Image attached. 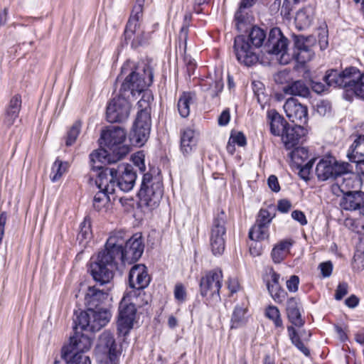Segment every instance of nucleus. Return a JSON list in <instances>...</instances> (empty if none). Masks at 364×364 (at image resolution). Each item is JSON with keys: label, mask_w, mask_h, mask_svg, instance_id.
<instances>
[{"label": "nucleus", "mask_w": 364, "mask_h": 364, "mask_svg": "<svg viewBox=\"0 0 364 364\" xmlns=\"http://www.w3.org/2000/svg\"><path fill=\"white\" fill-rule=\"evenodd\" d=\"M154 73L149 65L138 66L132 70L122 82L119 96L114 97L107 105V120L110 123L125 121L129 115L131 105L130 96L134 97L146 87L153 82Z\"/></svg>", "instance_id": "f257e3e1"}, {"label": "nucleus", "mask_w": 364, "mask_h": 364, "mask_svg": "<svg viewBox=\"0 0 364 364\" xmlns=\"http://www.w3.org/2000/svg\"><path fill=\"white\" fill-rule=\"evenodd\" d=\"M125 242L123 231L112 232L107 239L105 250L98 253L95 262H92L90 272L99 286L107 284L113 278L114 270L117 269L119 262L122 263L120 247Z\"/></svg>", "instance_id": "f03ea898"}, {"label": "nucleus", "mask_w": 364, "mask_h": 364, "mask_svg": "<svg viewBox=\"0 0 364 364\" xmlns=\"http://www.w3.org/2000/svg\"><path fill=\"white\" fill-rule=\"evenodd\" d=\"M126 132L119 127H112L101 134L100 144L102 147L90 154L91 166L97 164L111 165L124 158L129 151L124 144Z\"/></svg>", "instance_id": "7ed1b4c3"}, {"label": "nucleus", "mask_w": 364, "mask_h": 364, "mask_svg": "<svg viewBox=\"0 0 364 364\" xmlns=\"http://www.w3.org/2000/svg\"><path fill=\"white\" fill-rule=\"evenodd\" d=\"M266 38V31L257 25L251 28L247 37L244 35L236 36L233 50L237 61L247 67L256 64L259 57L255 49L264 44Z\"/></svg>", "instance_id": "20e7f679"}, {"label": "nucleus", "mask_w": 364, "mask_h": 364, "mask_svg": "<svg viewBox=\"0 0 364 364\" xmlns=\"http://www.w3.org/2000/svg\"><path fill=\"white\" fill-rule=\"evenodd\" d=\"M93 170L99 171L98 174L113 185L114 193L116 189L127 193L132 191L135 185L136 173L132 165L122 163L116 167L107 166L105 164L92 165Z\"/></svg>", "instance_id": "39448f33"}, {"label": "nucleus", "mask_w": 364, "mask_h": 364, "mask_svg": "<svg viewBox=\"0 0 364 364\" xmlns=\"http://www.w3.org/2000/svg\"><path fill=\"white\" fill-rule=\"evenodd\" d=\"M163 194L164 186L159 172L154 176L151 173H144L138 194L140 203L151 210L154 209L159 206Z\"/></svg>", "instance_id": "423d86ee"}, {"label": "nucleus", "mask_w": 364, "mask_h": 364, "mask_svg": "<svg viewBox=\"0 0 364 364\" xmlns=\"http://www.w3.org/2000/svg\"><path fill=\"white\" fill-rule=\"evenodd\" d=\"M73 331L69 344L62 349V358L68 364H71L77 356H86L84 353L90 350L92 343L90 336L80 330V325L75 323Z\"/></svg>", "instance_id": "0eeeda50"}, {"label": "nucleus", "mask_w": 364, "mask_h": 364, "mask_svg": "<svg viewBox=\"0 0 364 364\" xmlns=\"http://www.w3.org/2000/svg\"><path fill=\"white\" fill-rule=\"evenodd\" d=\"M111 318L110 311L106 308L82 311L74 319V323L80 325V330L95 332L105 326Z\"/></svg>", "instance_id": "6e6552de"}, {"label": "nucleus", "mask_w": 364, "mask_h": 364, "mask_svg": "<svg viewBox=\"0 0 364 364\" xmlns=\"http://www.w3.org/2000/svg\"><path fill=\"white\" fill-rule=\"evenodd\" d=\"M352 166L347 162H338L335 157L327 155L323 156L316 167V175L319 181H325L351 172Z\"/></svg>", "instance_id": "1a4fd4ad"}, {"label": "nucleus", "mask_w": 364, "mask_h": 364, "mask_svg": "<svg viewBox=\"0 0 364 364\" xmlns=\"http://www.w3.org/2000/svg\"><path fill=\"white\" fill-rule=\"evenodd\" d=\"M223 272L219 268L208 271L201 277L199 287L200 295L208 301H220V290L222 287Z\"/></svg>", "instance_id": "9d476101"}, {"label": "nucleus", "mask_w": 364, "mask_h": 364, "mask_svg": "<svg viewBox=\"0 0 364 364\" xmlns=\"http://www.w3.org/2000/svg\"><path fill=\"white\" fill-rule=\"evenodd\" d=\"M288 43V39L282 34L281 30L279 28H273L269 33L264 47L269 54L279 55L280 64L287 65L291 59L287 53Z\"/></svg>", "instance_id": "9b49d317"}, {"label": "nucleus", "mask_w": 364, "mask_h": 364, "mask_svg": "<svg viewBox=\"0 0 364 364\" xmlns=\"http://www.w3.org/2000/svg\"><path fill=\"white\" fill-rule=\"evenodd\" d=\"M98 352L102 356L105 364H118L121 350L114 336L109 331L103 332L99 338L97 344Z\"/></svg>", "instance_id": "f8f14e48"}, {"label": "nucleus", "mask_w": 364, "mask_h": 364, "mask_svg": "<svg viewBox=\"0 0 364 364\" xmlns=\"http://www.w3.org/2000/svg\"><path fill=\"white\" fill-rule=\"evenodd\" d=\"M136 314L135 305L129 299L123 297L119 305L117 331L119 335L127 336L133 328Z\"/></svg>", "instance_id": "ddd939ff"}, {"label": "nucleus", "mask_w": 364, "mask_h": 364, "mask_svg": "<svg viewBox=\"0 0 364 364\" xmlns=\"http://www.w3.org/2000/svg\"><path fill=\"white\" fill-rule=\"evenodd\" d=\"M144 245L141 235L135 234L129 239L125 237V242L120 247L122 264L136 262L142 255Z\"/></svg>", "instance_id": "4468645a"}, {"label": "nucleus", "mask_w": 364, "mask_h": 364, "mask_svg": "<svg viewBox=\"0 0 364 364\" xmlns=\"http://www.w3.org/2000/svg\"><path fill=\"white\" fill-rule=\"evenodd\" d=\"M315 38L311 36L302 35L294 36V47L292 58L296 63L304 65L311 60L314 55L311 45L315 42Z\"/></svg>", "instance_id": "2eb2a0df"}, {"label": "nucleus", "mask_w": 364, "mask_h": 364, "mask_svg": "<svg viewBox=\"0 0 364 364\" xmlns=\"http://www.w3.org/2000/svg\"><path fill=\"white\" fill-rule=\"evenodd\" d=\"M151 127V118H148L146 115L136 117L129 134L132 143L138 146L144 145L149 137Z\"/></svg>", "instance_id": "dca6fc26"}, {"label": "nucleus", "mask_w": 364, "mask_h": 364, "mask_svg": "<svg viewBox=\"0 0 364 364\" xmlns=\"http://www.w3.org/2000/svg\"><path fill=\"white\" fill-rule=\"evenodd\" d=\"M106 178H102L97 173L95 183L99 188V191L95 194L93 198V207L97 211L105 205V204L112 200H114V193L113 185L108 183Z\"/></svg>", "instance_id": "f3484780"}, {"label": "nucleus", "mask_w": 364, "mask_h": 364, "mask_svg": "<svg viewBox=\"0 0 364 364\" xmlns=\"http://www.w3.org/2000/svg\"><path fill=\"white\" fill-rule=\"evenodd\" d=\"M284 109L287 117L295 124H304L308 119V109L298 100L290 97L285 102Z\"/></svg>", "instance_id": "a211bd4d"}, {"label": "nucleus", "mask_w": 364, "mask_h": 364, "mask_svg": "<svg viewBox=\"0 0 364 364\" xmlns=\"http://www.w3.org/2000/svg\"><path fill=\"white\" fill-rule=\"evenodd\" d=\"M355 68V67H349L343 71L333 69L330 70L326 72L324 80L328 85L335 87H343L345 92H346Z\"/></svg>", "instance_id": "6ab92c4d"}, {"label": "nucleus", "mask_w": 364, "mask_h": 364, "mask_svg": "<svg viewBox=\"0 0 364 364\" xmlns=\"http://www.w3.org/2000/svg\"><path fill=\"white\" fill-rule=\"evenodd\" d=\"M150 280L146 267L144 264H135L129 271V284L132 289H144L149 285Z\"/></svg>", "instance_id": "aec40b11"}, {"label": "nucleus", "mask_w": 364, "mask_h": 364, "mask_svg": "<svg viewBox=\"0 0 364 364\" xmlns=\"http://www.w3.org/2000/svg\"><path fill=\"white\" fill-rule=\"evenodd\" d=\"M108 289H99L96 286L89 287L85 296V304L87 310L104 308L102 306L108 298Z\"/></svg>", "instance_id": "412c9836"}, {"label": "nucleus", "mask_w": 364, "mask_h": 364, "mask_svg": "<svg viewBox=\"0 0 364 364\" xmlns=\"http://www.w3.org/2000/svg\"><path fill=\"white\" fill-rule=\"evenodd\" d=\"M343 193L340 202L341 207L346 210H357L364 208V192L348 191Z\"/></svg>", "instance_id": "4be33fe9"}, {"label": "nucleus", "mask_w": 364, "mask_h": 364, "mask_svg": "<svg viewBox=\"0 0 364 364\" xmlns=\"http://www.w3.org/2000/svg\"><path fill=\"white\" fill-rule=\"evenodd\" d=\"M124 33L125 39L132 41L133 45H142L150 38V32L145 31V24H126Z\"/></svg>", "instance_id": "5701e85b"}, {"label": "nucleus", "mask_w": 364, "mask_h": 364, "mask_svg": "<svg viewBox=\"0 0 364 364\" xmlns=\"http://www.w3.org/2000/svg\"><path fill=\"white\" fill-rule=\"evenodd\" d=\"M306 129L301 125H289L282 134V141L287 149L294 148L305 136Z\"/></svg>", "instance_id": "b1692460"}, {"label": "nucleus", "mask_w": 364, "mask_h": 364, "mask_svg": "<svg viewBox=\"0 0 364 364\" xmlns=\"http://www.w3.org/2000/svg\"><path fill=\"white\" fill-rule=\"evenodd\" d=\"M301 306L299 298L290 297L287 299L286 304L287 318L292 325L299 328L302 327L305 323V321L301 316Z\"/></svg>", "instance_id": "393cba45"}, {"label": "nucleus", "mask_w": 364, "mask_h": 364, "mask_svg": "<svg viewBox=\"0 0 364 364\" xmlns=\"http://www.w3.org/2000/svg\"><path fill=\"white\" fill-rule=\"evenodd\" d=\"M349 93L364 100V73H361L358 68H355L345 94V98L348 100H351L348 97Z\"/></svg>", "instance_id": "a878e982"}, {"label": "nucleus", "mask_w": 364, "mask_h": 364, "mask_svg": "<svg viewBox=\"0 0 364 364\" xmlns=\"http://www.w3.org/2000/svg\"><path fill=\"white\" fill-rule=\"evenodd\" d=\"M197 136L195 130L186 128L181 132L180 150L185 156H189L196 149Z\"/></svg>", "instance_id": "bb28decb"}, {"label": "nucleus", "mask_w": 364, "mask_h": 364, "mask_svg": "<svg viewBox=\"0 0 364 364\" xmlns=\"http://www.w3.org/2000/svg\"><path fill=\"white\" fill-rule=\"evenodd\" d=\"M200 85L205 93V97L212 99L218 97L224 87L223 78L220 76H217L215 80H204Z\"/></svg>", "instance_id": "cd10ccee"}, {"label": "nucleus", "mask_w": 364, "mask_h": 364, "mask_svg": "<svg viewBox=\"0 0 364 364\" xmlns=\"http://www.w3.org/2000/svg\"><path fill=\"white\" fill-rule=\"evenodd\" d=\"M226 232L210 229V245L212 252L214 255H221L225 247Z\"/></svg>", "instance_id": "c85d7f7f"}, {"label": "nucleus", "mask_w": 364, "mask_h": 364, "mask_svg": "<svg viewBox=\"0 0 364 364\" xmlns=\"http://www.w3.org/2000/svg\"><path fill=\"white\" fill-rule=\"evenodd\" d=\"M248 309L244 304H237L232 311L230 319V328H239L245 326L248 321Z\"/></svg>", "instance_id": "c756f323"}, {"label": "nucleus", "mask_w": 364, "mask_h": 364, "mask_svg": "<svg viewBox=\"0 0 364 364\" xmlns=\"http://www.w3.org/2000/svg\"><path fill=\"white\" fill-rule=\"evenodd\" d=\"M347 156L352 163L364 161V135H360L349 147Z\"/></svg>", "instance_id": "7c9ffc66"}, {"label": "nucleus", "mask_w": 364, "mask_h": 364, "mask_svg": "<svg viewBox=\"0 0 364 364\" xmlns=\"http://www.w3.org/2000/svg\"><path fill=\"white\" fill-rule=\"evenodd\" d=\"M270 119V132L274 136H282L289 125L285 119L276 111L268 112Z\"/></svg>", "instance_id": "2f4dec72"}, {"label": "nucleus", "mask_w": 364, "mask_h": 364, "mask_svg": "<svg viewBox=\"0 0 364 364\" xmlns=\"http://www.w3.org/2000/svg\"><path fill=\"white\" fill-rule=\"evenodd\" d=\"M148 87H146L139 94L136 95H139L142 93V97L137 103L139 110L136 117L146 115L148 118H151V103L154 97L151 92L146 89Z\"/></svg>", "instance_id": "473e14b6"}, {"label": "nucleus", "mask_w": 364, "mask_h": 364, "mask_svg": "<svg viewBox=\"0 0 364 364\" xmlns=\"http://www.w3.org/2000/svg\"><path fill=\"white\" fill-rule=\"evenodd\" d=\"M293 245L291 240H284L277 243L272 249L271 256L274 263L282 262L289 253Z\"/></svg>", "instance_id": "72a5a7b5"}, {"label": "nucleus", "mask_w": 364, "mask_h": 364, "mask_svg": "<svg viewBox=\"0 0 364 364\" xmlns=\"http://www.w3.org/2000/svg\"><path fill=\"white\" fill-rule=\"evenodd\" d=\"M283 92L286 95L308 97L310 90L303 80H296L289 82L283 87Z\"/></svg>", "instance_id": "f704fd0d"}, {"label": "nucleus", "mask_w": 364, "mask_h": 364, "mask_svg": "<svg viewBox=\"0 0 364 364\" xmlns=\"http://www.w3.org/2000/svg\"><path fill=\"white\" fill-rule=\"evenodd\" d=\"M264 314L273 322L277 333H281L284 329V326L279 309L275 306L270 305L266 308Z\"/></svg>", "instance_id": "c9c22d12"}, {"label": "nucleus", "mask_w": 364, "mask_h": 364, "mask_svg": "<svg viewBox=\"0 0 364 364\" xmlns=\"http://www.w3.org/2000/svg\"><path fill=\"white\" fill-rule=\"evenodd\" d=\"M309 156V151L305 147H296L289 153V157L294 166H301L306 164Z\"/></svg>", "instance_id": "e433bc0d"}, {"label": "nucleus", "mask_w": 364, "mask_h": 364, "mask_svg": "<svg viewBox=\"0 0 364 364\" xmlns=\"http://www.w3.org/2000/svg\"><path fill=\"white\" fill-rule=\"evenodd\" d=\"M193 96L191 92H183L178 100V110L181 117L186 118L190 114V105L193 103Z\"/></svg>", "instance_id": "4c0bfd02"}, {"label": "nucleus", "mask_w": 364, "mask_h": 364, "mask_svg": "<svg viewBox=\"0 0 364 364\" xmlns=\"http://www.w3.org/2000/svg\"><path fill=\"white\" fill-rule=\"evenodd\" d=\"M68 162L63 161L57 158L51 168L50 180L53 182L58 181L68 171Z\"/></svg>", "instance_id": "58836bf2"}, {"label": "nucleus", "mask_w": 364, "mask_h": 364, "mask_svg": "<svg viewBox=\"0 0 364 364\" xmlns=\"http://www.w3.org/2000/svg\"><path fill=\"white\" fill-rule=\"evenodd\" d=\"M269 228L257 223H255L249 231L250 239L255 241L264 240L269 237Z\"/></svg>", "instance_id": "ea45409f"}, {"label": "nucleus", "mask_w": 364, "mask_h": 364, "mask_svg": "<svg viewBox=\"0 0 364 364\" xmlns=\"http://www.w3.org/2000/svg\"><path fill=\"white\" fill-rule=\"evenodd\" d=\"M287 331L292 344H294L305 355H309L310 351L309 348L304 346L295 328L293 326H287Z\"/></svg>", "instance_id": "a19ab883"}, {"label": "nucleus", "mask_w": 364, "mask_h": 364, "mask_svg": "<svg viewBox=\"0 0 364 364\" xmlns=\"http://www.w3.org/2000/svg\"><path fill=\"white\" fill-rule=\"evenodd\" d=\"M314 8L309 6L299 9L295 16V22L312 23L314 21Z\"/></svg>", "instance_id": "79ce46f5"}, {"label": "nucleus", "mask_w": 364, "mask_h": 364, "mask_svg": "<svg viewBox=\"0 0 364 364\" xmlns=\"http://www.w3.org/2000/svg\"><path fill=\"white\" fill-rule=\"evenodd\" d=\"M227 215L223 210H218L214 215L210 229L226 232Z\"/></svg>", "instance_id": "37998d69"}, {"label": "nucleus", "mask_w": 364, "mask_h": 364, "mask_svg": "<svg viewBox=\"0 0 364 364\" xmlns=\"http://www.w3.org/2000/svg\"><path fill=\"white\" fill-rule=\"evenodd\" d=\"M81 126V122L76 121L70 128L65 139V144L67 146H70L75 142L80 132Z\"/></svg>", "instance_id": "c03bdc74"}, {"label": "nucleus", "mask_w": 364, "mask_h": 364, "mask_svg": "<svg viewBox=\"0 0 364 364\" xmlns=\"http://www.w3.org/2000/svg\"><path fill=\"white\" fill-rule=\"evenodd\" d=\"M92 236L91 224L89 219L85 218L80 225V231L77 234V240L82 242L83 240L90 239Z\"/></svg>", "instance_id": "a18cd8bd"}, {"label": "nucleus", "mask_w": 364, "mask_h": 364, "mask_svg": "<svg viewBox=\"0 0 364 364\" xmlns=\"http://www.w3.org/2000/svg\"><path fill=\"white\" fill-rule=\"evenodd\" d=\"M272 299L278 304L282 303L287 296V292L281 287H269L267 289Z\"/></svg>", "instance_id": "49530a36"}, {"label": "nucleus", "mask_w": 364, "mask_h": 364, "mask_svg": "<svg viewBox=\"0 0 364 364\" xmlns=\"http://www.w3.org/2000/svg\"><path fill=\"white\" fill-rule=\"evenodd\" d=\"M144 0H136V4L134 6L127 23L132 21L138 22L142 16L143 6Z\"/></svg>", "instance_id": "de8ad7c7"}, {"label": "nucleus", "mask_w": 364, "mask_h": 364, "mask_svg": "<svg viewBox=\"0 0 364 364\" xmlns=\"http://www.w3.org/2000/svg\"><path fill=\"white\" fill-rule=\"evenodd\" d=\"M314 161L315 159H311L308 160L306 164L301 165V166H294L299 170V176L304 181H308L309 179L310 172L314 164Z\"/></svg>", "instance_id": "09e8293b"}, {"label": "nucleus", "mask_w": 364, "mask_h": 364, "mask_svg": "<svg viewBox=\"0 0 364 364\" xmlns=\"http://www.w3.org/2000/svg\"><path fill=\"white\" fill-rule=\"evenodd\" d=\"M245 9H240L238 7L237 11L235 14L234 21L235 23H254L255 19L252 14L248 13L245 14Z\"/></svg>", "instance_id": "8fccbe9b"}, {"label": "nucleus", "mask_w": 364, "mask_h": 364, "mask_svg": "<svg viewBox=\"0 0 364 364\" xmlns=\"http://www.w3.org/2000/svg\"><path fill=\"white\" fill-rule=\"evenodd\" d=\"M274 215H272L269 210L266 209H261L258 213L256 223L259 225H266L269 228Z\"/></svg>", "instance_id": "3c124183"}, {"label": "nucleus", "mask_w": 364, "mask_h": 364, "mask_svg": "<svg viewBox=\"0 0 364 364\" xmlns=\"http://www.w3.org/2000/svg\"><path fill=\"white\" fill-rule=\"evenodd\" d=\"M174 298L179 303H183L186 299V288L182 284H177L174 288Z\"/></svg>", "instance_id": "603ef678"}, {"label": "nucleus", "mask_w": 364, "mask_h": 364, "mask_svg": "<svg viewBox=\"0 0 364 364\" xmlns=\"http://www.w3.org/2000/svg\"><path fill=\"white\" fill-rule=\"evenodd\" d=\"M348 293V284L345 282H340L336 289L334 298L337 301L341 300Z\"/></svg>", "instance_id": "864d4df0"}, {"label": "nucleus", "mask_w": 364, "mask_h": 364, "mask_svg": "<svg viewBox=\"0 0 364 364\" xmlns=\"http://www.w3.org/2000/svg\"><path fill=\"white\" fill-rule=\"evenodd\" d=\"M326 25L325 24V26ZM318 44L322 50L326 49L328 46L327 26L321 28V32L318 34Z\"/></svg>", "instance_id": "5fc2aeb1"}, {"label": "nucleus", "mask_w": 364, "mask_h": 364, "mask_svg": "<svg viewBox=\"0 0 364 364\" xmlns=\"http://www.w3.org/2000/svg\"><path fill=\"white\" fill-rule=\"evenodd\" d=\"M316 110L321 116H325L331 112V105L328 101L321 100L316 103Z\"/></svg>", "instance_id": "6e6d98bb"}, {"label": "nucleus", "mask_w": 364, "mask_h": 364, "mask_svg": "<svg viewBox=\"0 0 364 364\" xmlns=\"http://www.w3.org/2000/svg\"><path fill=\"white\" fill-rule=\"evenodd\" d=\"M229 139L232 144H237L240 146H244L247 144L246 137L242 132H237L235 134H232Z\"/></svg>", "instance_id": "4d7b16f0"}, {"label": "nucleus", "mask_w": 364, "mask_h": 364, "mask_svg": "<svg viewBox=\"0 0 364 364\" xmlns=\"http://www.w3.org/2000/svg\"><path fill=\"white\" fill-rule=\"evenodd\" d=\"M18 112L14 110H11V109L8 108L6 109L5 119H4V123L8 126H11L15 120L18 117Z\"/></svg>", "instance_id": "13d9d810"}, {"label": "nucleus", "mask_w": 364, "mask_h": 364, "mask_svg": "<svg viewBox=\"0 0 364 364\" xmlns=\"http://www.w3.org/2000/svg\"><path fill=\"white\" fill-rule=\"evenodd\" d=\"M299 278L296 275H292L287 281V288L291 292H296L299 289Z\"/></svg>", "instance_id": "bf43d9fd"}, {"label": "nucleus", "mask_w": 364, "mask_h": 364, "mask_svg": "<svg viewBox=\"0 0 364 364\" xmlns=\"http://www.w3.org/2000/svg\"><path fill=\"white\" fill-rule=\"evenodd\" d=\"M21 107V97L19 95H15L11 99L8 108L11 109V110L16 111L19 113L20 109Z\"/></svg>", "instance_id": "052dcab7"}, {"label": "nucleus", "mask_w": 364, "mask_h": 364, "mask_svg": "<svg viewBox=\"0 0 364 364\" xmlns=\"http://www.w3.org/2000/svg\"><path fill=\"white\" fill-rule=\"evenodd\" d=\"M270 279L267 281V288L269 289V287H279L280 286L279 283V280L280 279V274L274 272L273 269H271L269 272Z\"/></svg>", "instance_id": "680f3d73"}, {"label": "nucleus", "mask_w": 364, "mask_h": 364, "mask_svg": "<svg viewBox=\"0 0 364 364\" xmlns=\"http://www.w3.org/2000/svg\"><path fill=\"white\" fill-rule=\"evenodd\" d=\"M291 218L299 222L301 225H306L308 223L305 214L301 210H294L291 213Z\"/></svg>", "instance_id": "e2e57ef3"}, {"label": "nucleus", "mask_w": 364, "mask_h": 364, "mask_svg": "<svg viewBox=\"0 0 364 364\" xmlns=\"http://www.w3.org/2000/svg\"><path fill=\"white\" fill-rule=\"evenodd\" d=\"M321 274L323 277H328L331 276L333 270V264L331 262L328 261L320 264Z\"/></svg>", "instance_id": "0e129e2a"}, {"label": "nucleus", "mask_w": 364, "mask_h": 364, "mask_svg": "<svg viewBox=\"0 0 364 364\" xmlns=\"http://www.w3.org/2000/svg\"><path fill=\"white\" fill-rule=\"evenodd\" d=\"M134 164L139 168L141 171H145V164L144 155L139 152L132 156Z\"/></svg>", "instance_id": "69168bd1"}, {"label": "nucleus", "mask_w": 364, "mask_h": 364, "mask_svg": "<svg viewBox=\"0 0 364 364\" xmlns=\"http://www.w3.org/2000/svg\"><path fill=\"white\" fill-rule=\"evenodd\" d=\"M230 119V114L229 109H224L220 114L218 122L220 126H226Z\"/></svg>", "instance_id": "338daca9"}, {"label": "nucleus", "mask_w": 364, "mask_h": 364, "mask_svg": "<svg viewBox=\"0 0 364 364\" xmlns=\"http://www.w3.org/2000/svg\"><path fill=\"white\" fill-rule=\"evenodd\" d=\"M291 208V203L287 199H282L278 201L277 210L283 213H287Z\"/></svg>", "instance_id": "774afa93"}]
</instances>
